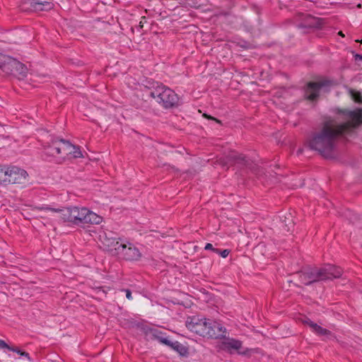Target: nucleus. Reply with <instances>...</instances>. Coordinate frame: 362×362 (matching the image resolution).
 Listing matches in <instances>:
<instances>
[{"instance_id":"nucleus-6","label":"nucleus","mask_w":362,"mask_h":362,"mask_svg":"<svg viewBox=\"0 0 362 362\" xmlns=\"http://www.w3.org/2000/svg\"><path fill=\"white\" fill-rule=\"evenodd\" d=\"M337 113L341 115L344 119H348L346 122L341 124L336 122V126L342 135L362 125V108L357 107L354 110L337 109Z\"/></svg>"},{"instance_id":"nucleus-7","label":"nucleus","mask_w":362,"mask_h":362,"mask_svg":"<svg viewBox=\"0 0 362 362\" xmlns=\"http://www.w3.org/2000/svg\"><path fill=\"white\" fill-rule=\"evenodd\" d=\"M114 255L127 262H136L140 260L142 254L133 243L122 240L117 245V250Z\"/></svg>"},{"instance_id":"nucleus-14","label":"nucleus","mask_w":362,"mask_h":362,"mask_svg":"<svg viewBox=\"0 0 362 362\" xmlns=\"http://www.w3.org/2000/svg\"><path fill=\"white\" fill-rule=\"evenodd\" d=\"M17 61L8 55L0 53V69L6 74H10L13 72V68L16 65Z\"/></svg>"},{"instance_id":"nucleus-11","label":"nucleus","mask_w":362,"mask_h":362,"mask_svg":"<svg viewBox=\"0 0 362 362\" xmlns=\"http://www.w3.org/2000/svg\"><path fill=\"white\" fill-rule=\"evenodd\" d=\"M223 340L220 343L219 347L221 350H223L230 354L236 351L240 355H247L249 352V349H247L244 351H241L240 349L243 346V341L233 338L226 337L222 338Z\"/></svg>"},{"instance_id":"nucleus-13","label":"nucleus","mask_w":362,"mask_h":362,"mask_svg":"<svg viewBox=\"0 0 362 362\" xmlns=\"http://www.w3.org/2000/svg\"><path fill=\"white\" fill-rule=\"evenodd\" d=\"M300 280L303 284L308 286L315 282L325 280V276L322 275L320 268H310L300 272Z\"/></svg>"},{"instance_id":"nucleus-35","label":"nucleus","mask_w":362,"mask_h":362,"mask_svg":"<svg viewBox=\"0 0 362 362\" xmlns=\"http://www.w3.org/2000/svg\"><path fill=\"white\" fill-rule=\"evenodd\" d=\"M356 42H361L362 44V40H356Z\"/></svg>"},{"instance_id":"nucleus-30","label":"nucleus","mask_w":362,"mask_h":362,"mask_svg":"<svg viewBox=\"0 0 362 362\" xmlns=\"http://www.w3.org/2000/svg\"><path fill=\"white\" fill-rule=\"evenodd\" d=\"M204 116L205 117H206V118L210 119L215 120V121H216V122H218V123H221V121H220L219 119H216V118H214V117H211V116H208V115H206V114H204Z\"/></svg>"},{"instance_id":"nucleus-1","label":"nucleus","mask_w":362,"mask_h":362,"mask_svg":"<svg viewBox=\"0 0 362 362\" xmlns=\"http://www.w3.org/2000/svg\"><path fill=\"white\" fill-rule=\"evenodd\" d=\"M342 134L336 126L334 119H328L323 122L322 129L310 134L307 144L311 150L317 151L325 158H332L337 139Z\"/></svg>"},{"instance_id":"nucleus-20","label":"nucleus","mask_w":362,"mask_h":362,"mask_svg":"<svg viewBox=\"0 0 362 362\" xmlns=\"http://www.w3.org/2000/svg\"><path fill=\"white\" fill-rule=\"evenodd\" d=\"M32 6L36 11H44L52 9L53 4L49 1L34 2L32 4Z\"/></svg>"},{"instance_id":"nucleus-16","label":"nucleus","mask_w":362,"mask_h":362,"mask_svg":"<svg viewBox=\"0 0 362 362\" xmlns=\"http://www.w3.org/2000/svg\"><path fill=\"white\" fill-rule=\"evenodd\" d=\"M307 325L311 327L315 333L320 336H329L332 334V332L325 329L322 327L321 326L318 325L317 324L315 323L314 322L308 320L305 322Z\"/></svg>"},{"instance_id":"nucleus-31","label":"nucleus","mask_w":362,"mask_h":362,"mask_svg":"<svg viewBox=\"0 0 362 362\" xmlns=\"http://www.w3.org/2000/svg\"><path fill=\"white\" fill-rule=\"evenodd\" d=\"M354 59L356 61L362 60V55L359 54H356L354 55Z\"/></svg>"},{"instance_id":"nucleus-8","label":"nucleus","mask_w":362,"mask_h":362,"mask_svg":"<svg viewBox=\"0 0 362 362\" xmlns=\"http://www.w3.org/2000/svg\"><path fill=\"white\" fill-rule=\"evenodd\" d=\"M99 240L105 250L114 255L117 250V245L120 244L122 239L111 230H103L100 232Z\"/></svg>"},{"instance_id":"nucleus-27","label":"nucleus","mask_w":362,"mask_h":362,"mask_svg":"<svg viewBox=\"0 0 362 362\" xmlns=\"http://www.w3.org/2000/svg\"><path fill=\"white\" fill-rule=\"evenodd\" d=\"M0 349H7L9 351H16L14 346H11L7 344L4 340L0 339Z\"/></svg>"},{"instance_id":"nucleus-18","label":"nucleus","mask_w":362,"mask_h":362,"mask_svg":"<svg viewBox=\"0 0 362 362\" xmlns=\"http://www.w3.org/2000/svg\"><path fill=\"white\" fill-rule=\"evenodd\" d=\"M165 335V333H163L160 329H156V330H153V335L151 337V339L157 340L160 343L167 345L169 344V339Z\"/></svg>"},{"instance_id":"nucleus-21","label":"nucleus","mask_w":362,"mask_h":362,"mask_svg":"<svg viewBox=\"0 0 362 362\" xmlns=\"http://www.w3.org/2000/svg\"><path fill=\"white\" fill-rule=\"evenodd\" d=\"M71 146L73 148H71L69 151H70V153H68L66 159L83 157L81 151L78 146L72 145L71 144Z\"/></svg>"},{"instance_id":"nucleus-29","label":"nucleus","mask_w":362,"mask_h":362,"mask_svg":"<svg viewBox=\"0 0 362 362\" xmlns=\"http://www.w3.org/2000/svg\"><path fill=\"white\" fill-rule=\"evenodd\" d=\"M125 293H126V297L129 299V300H131L132 299V292L129 289H124L123 290Z\"/></svg>"},{"instance_id":"nucleus-24","label":"nucleus","mask_w":362,"mask_h":362,"mask_svg":"<svg viewBox=\"0 0 362 362\" xmlns=\"http://www.w3.org/2000/svg\"><path fill=\"white\" fill-rule=\"evenodd\" d=\"M156 328H151V327H144L142 328V331H143L144 334L146 337H149L150 338L153 335V330H156Z\"/></svg>"},{"instance_id":"nucleus-28","label":"nucleus","mask_w":362,"mask_h":362,"mask_svg":"<svg viewBox=\"0 0 362 362\" xmlns=\"http://www.w3.org/2000/svg\"><path fill=\"white\" fill-rule=\"evenodd\" d=\"M204 249L206 250H212L214 252V250H216L217 248L214 247V246L211 243H206Z\"/></svg>"},{"instance_id":"nucleus-32","label":"nucleus","mask_w":362,"mask_h":362,"mask_svg":"<svg viewBox=\"0 0 362 362\" xmlns=\"http://www.w3.org/2000/svg\"><path fill=\"white\" fill-rule=\"evenodd\" d=\"M141 19H142V20H141V21H140V23H139V27H140L141 28H143V20L146 21V17H145V16H143V17L141 18Z\"/></svg>"},{"instance_id":"nucleus-2","label":"nucleus","mask_w":362,"mask_h":362,"mask_svg":"<svg viewBox=\"0 0 362 362\" xmlns=\"http://www.w3.org/2000/svg\"><path fill=\"white\" fill-rule=\"evenodd\" d=\"M40 209L59 212L60 218L63 221L76 225L85 223L99 224L103 219L101 216L85 207L79 208L77 206H71L59 209L47 206L42 207Z\"/></svg>"},{"instance_id":"nucleus-5","label":"nucleus","mask_w":362,"mask_h":362,"mask_svg":"<svg viewBox=\"0 0 362 362\" xmlns=\"http://www.w3.org/2000/svg\"><path fill=\"white\" fill-rule=\"evenodd\" d=\"M73 148L71 143L64 139H56L44 147L43 153L46 158H53L57 163H63L67 158L69 151Z\"/></svg>"},{"instance_id":"nucleus-19","label":"nucleus","mask_w":362,"mask_h":362,"mask_svg":"<svg viewBox=\"0 0 362 362\" xmlns=\"http://www.w3.org/2000/svg\"><path fill=\"white\" fill-rule=\"evenodd\" d=\"M28 69L26 66L19 61H17L16 65L13 68V72L11 74L18 76L25 77L26 76Z\"/></svg>"},{"instance_id":"nucleus-9","label":"nucleus","mask_w":362,"mask_h":362,"mask_svg":"<svg viewBox=\"0 0 362 362\" xmlns=\"http://www.w3.org/2000/svg\"><path fill=\"white\" fill-rule=\"evenodd\" d=\"M220 162L223 166L238 164L252 169L251 160L244 155L234 151H229L224 158H220Z\"/></svg>"},{"instance_id":"nucleus-3","label":"nucleus","mask_w":362,"mask_h":362,"mask_svg":"<svg viewBox=\"0 0 362 362\" xmlns=\"http://www.w3.org/2000/svg\"><path fill=\"white\" fill-rule=\"evenodd\" d=\"M186 327L197 334L211 339L225 338L227 329L220 322L196 316L189 317L186 321Z\"/></svg>"},{"instance_id":"nucleus-25","label":"nucleus","mask_w":362,"mask_h":362,"mask_svg":"<svg viewBox=\"0 0 362 362\" xmlns=\"http://www.w3.org/2000/svg\"><path fill=\"white\" fill-rule=\"evenodd\" d=\"M14 349H15L16 351H13V352H16V353H17V354H20V355H21V356H25V357H26V358H28V361H32V360H31V358H30V355H29V354H28V352H25V351H21L19 348H18V347H15V346H14Z\"/></svg>"},{"instance_id":"nucleus-22","label":"nucleus","mask_w":362,"mask_h":362,"mask_svg":"<svg viewBox=\"0 0 362 362\" xmlns=\"http://www.w3.org/2000/svg\"><path fill=\"white\" fill-rule=\"evenodd\" d=\"M350 93H351V98H353V100L355 102H356L358 103H362V96L359 92L351 89V90H350Z\"/></svg>"},{"instance_id":"nucleus-12","label":"nucleus","mask_w":362,"mask_h":362,"mask_svg":"<svg viewBox=\"0 0 362 362\" xmlns=\"http://www.w3.org/2000/svg\"><path fill=\"white\" fill-rule=\"evenodd\" d=\"M6 184H24L28 177L27 172L16 166L6 168Z\"/></svg>"},{"instance_id":"nucleus-26","label":"nucleus","mask_w":362,"mask_h":362,"mask_svg":"<svg viewBox=\"0 0 362 362\" xmlns=\"http://www.w3.org/2000/svg\"><path fill=\"white\" fill-rule=\"evenodd\" d=\"M214 252L220 255L222 257L226 258L229 255L230 250H221L220 249L217 248L216 250H214Z\"/></svg>"},{"instance_id":"nucleus-23","label":"nucleus","mask_w":362,"mask_h":362,"mask_svg":"<svg viewBox=\"0 0 362 362\" xmlns=\"http://www.w3.org/2000/svg\"><path fill=\"white\" fill-rule=\"evenodd\" d=\"M6 167L0 165V185L1 184H6Z\"/></svg>"},{"instance_id":"nucleus-33","label":"nucleus","mask_w":362,"mask_h":362,"mask_svg":"<svg viewBox=\"0 0 362 362\" xmlns=\"http://www.w3.org/2000/svg\"><path fill=\"white\" fill-rule=\"evenodd\" d=\"M338 35H341V36H342V37H344V33H342V31H339V32L338 33Z\"/></svg>"},{"instance_id":"nucleus-34","label":"nucleus","mask_w":362,"mask_h":362,"mask_svg":"<svg viewBox=\"0 0 362 362\" xmlns=\"http://www.w3.org/2000/svg\"><path fill=\"white\" fill-rule=\"evenodd\" d=\"M356 7H357L358 8H362V5H361V4H358L356 6Z\"/></svg>"},{"instance_id":"nucleus-10","label":"nucleus","mask_w":362,"mask_h":362,"mask_svg":"<svg viewBox=\"0 0 362 362\" xmlns=\"http://www.w3.org/2000/svg\"><path fill=\"white\" fill-rule=\"evenodd\" d=\"M331 85L329 80L308 82L305 88V98L306 100L314 102L320 97V92L322 88Z\"/></svg>"},{"instance_id":"nucleus-15","label":"nucleus","mask_w":362,"mask_h":362,"mask_svg":"<svg viewBox=\"0 0 362 362\" xmlns=\"http://www.w3.org/2000/svg\"><path fill=\"white\" fill-rule=\"evenodd\" d=\"M321 272L325 276V280L339 278L342 274V269L334 265L329 264L320 268Z\"/></svg>"},{"instance_id":"nucleus-4","label":"nucleus","mask_w":362,"mask_h":362,"mask_svg":"<svg viewBox=\"0 0 362 362\" xmlns=\"http://www.w3.org/2000/svg\"><path fill=\"white\" fill-rule=\"evenodd\" d=\"M150 95L165 109L175 107L179 105V97L177 93L162 83H157L151 90Z\"/></svg>"},{"instance_id":"nucleus-17","label":"nucleus","mask_w":362,"mask_h":362,"mask_svg":"<svg viewBox=\"0 0 362 362\" xmlns=\"http://www.w3.org/2000/svg\"><path fill=\"white\" fill-rule=\"evenodd\" d=\"M166 346L176 351L181 356H186L188 354V349L177 341L173 342L170 340H169V344H167Z\"/></svg>"}]
</instances>
